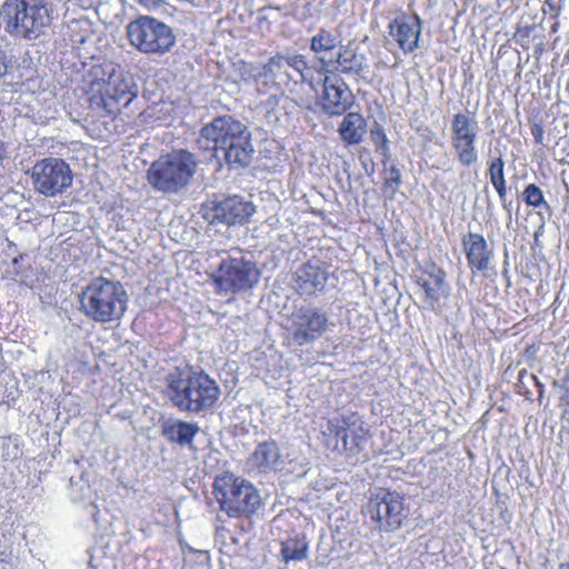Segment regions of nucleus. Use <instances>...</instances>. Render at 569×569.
<instances>
[{
    "mask_svg": "<svg viewBox=\"0 0 569 569\" xmlns=\"http://www.w3.org/2000/svg\"><path fill=\"white\" fill-rule=\"evenodd\" d=\"M321 109L330 117L341 116L353 103V94L342 79L326 76L322 79Z\"/></svg>",
    "mask_w": 569,
    "mask_h": 569,
    "instance_id": "nucleus-16",
    "label": "nucleus"
},
{
    "mask_svg": "<svg viewBox=\"0 0 569 569\" xmlns=\"http://www.w3.org/2000/svg\"><path fill=\"white\" fill-rule=\"evenodd\" d=\"M12 67L7 53L0 48V80H2Z\"/></svg>",
    "mask_w": 569,
    "mask_h": 569,
    "instance_id": "nucleus-35",
    "label": "nucleus"
},
{
    "mask_svg": "<svg viewBox=\"0 0 569 569\" xmlns=\"http://www.w3.org/2000/svg\"><path fill=\"white\" fill-rule=\"evenodd\" d=\"M6 32L23 40H36L50 26L46 0H6L0 8Z\"/></svg>",
    "mask_w": 569,
    "mask_h": 569,
    "instance_id": "nucleus-4",
    "label": "nucleus"
},
{
    "mask_svg": "<svg viewBox=\"0 0 569 569\" xmlns=\"http://www.w3.org/2000/svg\"><path fill=\"white\" fill-rule=\"evenodd\" d=\"M338 44V37L326 29H320L317 34L310 39V50L323 66L327 63L325 56L332 52Z\"/></svg>",
    "mask_w": 569,
    "mask_h": 569,
    "instance_id": "nucleus-26",
    "label": "nucleus"
},
{
    "mask_svg": "<svg viewBox=\"0 0 569 569\" xmlns=\"http://www.w3.org/2000/svg\"><path fill=\"white\" fill-rule=\"evenodd\" d=\"M532 136L537 143H542L543 140V128L540 124H535L531 128Z\"/></svg>",
    "mask_w": 569,
    "mask_h": 569,
    "instance_id": "nucleus-37",
    "label": "nucleus"
},
{
    "mask_svg": "<svg viewBox=\"0 0 569 569\" xmlns=\"http://www.w3.org/2000/svg\"><path fill=\"white\" fill-rule=\"evenodd\" d=\"M542 11L545 14H549L550 17H557L560 11V6L558 0H545L542 4Z\"/></svg>",
    "mask_w": 569,
    "mask_h": 569,
    "instance_id": "nucleus-34",
    "label": "nucleus"
},
{
    "mask_svg": "<svg viewBox=\"0 0 569 569\" xmlns=\"http://www.w3.org/2000/svg\"><path fill=\"white\" fill-rule=\"evenodd\" d=\"M341 422L342 423H340V420H330L328 422V430L330 433H333L337 439H340L342 447L347 449L349 433H351L355 438L358 437V435L352 428L355 427V422L349 423V420L345 418L341 420Z\"/></svg>",
    "mask_w": 569,
    "mask_h": 569,
    "instance_id": "nucleus-29",
    "label": "nucleus"
},
{
    "mask_svg": "<svg viewBox=\"0 0 569 569\" xmlns=\"http://www.w3.org/2000/svg\"><path fill=\"white\" fill-rule=\"evenodd\" d=\"M32 179L36 190L46 196H54L70 182L69 166L61 159H44L32 168Z\"/></svg>",
    "mask_w": 569,
    "mask_h": 569,
    "instance_id": "nucleus-13",
    "label": "nucleus"
},
{
    "mask_svg": "<svg viewBox=\"0 0 569 569\" xmlns=\"http://www.w3.org/2000/svg\"><path fill=\"white\" fill-rule=\"evenodd\" d=\"M367 131V120L358 112L347 113L338 128L340 139L347 146L360 144Z\"/></svg>",
    "mask_w": 569,
    "mask_h": 569,
    "instance_id": "nucleus-23",
    "label": "nucleus"
},
{
    "mask_svg": "<svg viewBox=\"0 0 569 569\" xmlns=\"http://www.w3.org/2000/svg\"><path fill=\"white\" fill-rule=\"evenodd\" d=\"M260 271L257 266L242 258L222 260L213 273V280L220 291L226 293L251 289L258 283Z\"/></svg>",
    "mask_w": 569,
    "mask_h": 569,
    "instance_id": "nucleus-9",
    "label": "nucleus"
},
{
    "mask_svg": "<svg viewBox=\"0 0 569 569\" xmlns=\"http://www.w3.org/2000/svg\"><path fill=\"white\" fill-rule=\"evenodd\" d=\"M477 121L466 113H457L451 121V146L458 162L470 167L477 159Z\"/></svg>",
    "mask_w": 569,
    "mask_h": 569,
    "instance_id": "nucleus-12",
    "label": "nucleus"
},
{
    "mask_svg": "<svg viewBox=\"0 0 569 569\" xmlns=\"http://www.w3.org/2000/svg\"><path fill=\"white\" fill-rule=\"evenodd\" d=\"M64 6L70 1V0H60Z\"/></svg>",
    "mask_w": 569,
    "mask_h": 569,
    "instance_id": "nucleus-42",
    "label": "nucleus"
},
{
    "mask_svg": "<svg viewBox=\"0 0 569 569\" xmlns=\"http://www.w3.org/2000/svg\"><path fill=\"white\" fill-rule=\"evenodd\" d=\"M279 459L280 453L277 443L274 441H264L259 443L251 453L248 459V466L259 473H264L272 470Z\"/></svg>",
    "mask_w": 569,
    "mask_h": 569,
    "instance_id": "nucleus-24",
    "label": "nucleus"
},
{
    "mask_svg": "<svg viewBox=\"0 0 569 569\" xmlns=\"http://www.w3.org/2000/svg\"><path fill=\"white\" fill-rule=\"evenodd\" d=\"M94 34L88 16L73 19V44L77 47V57L81 61V69L76 71L77 90L83 94L86 102L92 110H98L103 101V92L109 78L113 76L111 63H96L93 46Z\"/></svg>",
    "mask_w": 569,
    "mask_h": 569,
    "instance_id": "nucleus-1",
    "label": "nucleus"
},
{
    "mask_svg": "<svg viewBox=\"0 0 569 569\" xmlns=\"http://www.w3.org/2000/svg\"><path fill=\"white\" fill-rule=\"evenodd\" d=\"M79 300L80 309L90 319L112 322L123 316L128 296L120 282L96 278L81 292Z\"/></svg>",
    "mask_w": 569,
    "mask_h": 569,
    "instance_id": "nucleus-5",
    "label": "nucleus"
},
{
    "mask_svg": "<svg viewBox=\"0 0 569 569\" xmlns=\"http://www.w3.org/2000/svg\"><path fill=\"white\" fill-rule=\"evenodd\" d=\"M385 183L387 186L395 184V189L397 190L401 184V172L396 166H391L388 176L385 179Z\"/></svg>",
    "mask_w": 569,
    "mask_h": 569,
    "instance_id": "nucleus-33",
    "label": "nucleus"
},
{
    "mask_svg": "<svg viewBox=\"0 0 569 569\" xmlns=\"http://www.w3.org/2000/svg\"><path fill=\"white\" fill-rule=\"evenodd\" d=\"M213 490L220 508L229 517L249 516L259 509L261 497L258 490L247 480L233 475L217 477Z\"/></svg>",
    "mask_w": 569,
    "mask_h": 569,
    "instance_id": "nucleus-7",
    "label": "nucleus"
},
{
    "mask_svg": "<svg viewBox=\"0 0 569 569\" xmlns=\"http://www.w3.org/2000/svg\"><path fill=\"white\" fill-rule=\"evenodd\" d=\"M140 4L148 9L161 7L164 0H137Z\"/></svg>",
    "mask_w": 569,
    "mask_h": 569,
    "instance_id": "nucleus-38",
    "label": "nucleus"
},
{
    "mask_svg": "<svg viewBox=\"0 0 569 569\" xmlns=\"http://www.w3.org/2000/svg\"><path fill=\"white\" fill-rule=\"evenodd\" d=\"M197 143L202 149H221L232 169L248 167L254 154L252 134L241 121L231 116L214 118L200 130Z\"/></svg>",
    "mask_w": 569,
    "mask_h": 569,
    "instance_id": "nucleus-2",
    "label": "nucleus"
},
{
    "mask_svg": "<svg viewBox=\"0 0 569 569\" xmlns=\"http://www.w3.org/2000/svg\"><path fill=\"white\" fill-rule=\"evenodd\" d=\"M522 196L527 206L540 209V216H542L543 212H547L549 216L551 214V208L545 200L542 191L538 186L533 183L528 184L525 188Z\"/></svg>",
    "mask_w": 569,
    "mask_h": 569,
    "instance_id": "nucleus-28",
    "label": "nucleus"
},
{
    "mask_svg": "<svg viewBox=\"0 0 569 569\" xmlns=\"http://www.w3.org/2000/svg\"><path fill=\"white\" fill-rule=\"evenodd\" d=\"M462 246L472 272L488 268L490 251L483 236L470 232L462 238Z\"/></svg>",
    "mask_w": 569,
    "mask_h": 569,
    "instance_id": "nucleus-22",
    "label": "nucleus"
},
{
    "mask_svg": "<svg viewBox=\"0 0 569 569\" xmlns=\"http://www.w3.org/2000/svg\"><path fill=\"white\" fill-rule=\"evenodd\" d=\"M256 207L242 197L233 196L213 203L206 212L204 218L211 223L227 226L243 224L254 213Z\"/></svg>",
    "mask_w": 569,
    "mask_h": 569,
    "instance_id": "nucleus-15",
    "label": "nucleus"
},
{
    "mask_svg": "<svg viewBox=\"0 0 569 569\" xmlns=\"http://www.w3.org/2000/svg\"><path fill=\"white\" fill-rule=\"evenodd\" d=\"M279 104V98L276 96L269 97L264 102L266 107V118L269 122H277L278 116L276 114V107Z\"/></svg>",
    "mask_w": 569,
    "mask_h": 569,
    "instance_id": "nucleus-32",
    "label": "nucleus"
},
{
    "mask_svg": "<svg viewBox=\"0 0 569 569\" xmlns=\"http://www.w3.org/2000/svg\"><path fill=\"white\" fill-rule=\"evenodd\" d=\"M197 166L193 153L183 149L174 150L151 163L148 181L159 191L177 193L191 181Z\"/></svg>",
    "mask_w": 569,
    "mask_h": 569,
    "instance_id": "nucleus-6",
    "label": "nucleus"
},
{
    "mask_svg": "<svg viewBox=\"0 0 569 569\" xmlns=\"http://www.w3.org/2000/svg\"><path fill=\"white\" fill-rule=\"evenodd\" d=\"M282 560L288 563L289 561H300L308 557V542L305 537L290 538L281 543Z\"/></svg>",
    "mask_w": 569,
    "mask_h": 569,
    "instance_id": "nucleus-27",
    "label": "nucleus"
},
{
    "mask_svg": "<svg viewBox=\"0 0 569 569\" xmlns=\"http://www.w3.org/2000/svg\"><path fill=\"white\" fill-rule=\"evenodd\" d=\"M503 167H505V162L501 157L496 158L492 161H490L488 173L490 177V182L492 184H497L500 181H506L505 174H503Z\"/></svg>",
    "mask_w": 569,
    "mask_h": 569,
    "instance_id": "nucleus-31",
    "label": "nucleus"
},
{
    "mask_svg": "<svg viewBox=\"0 0 569 569\" xmlns=\"http://www.w3.org/2000/svg\"><path fill=\"white\" fill-rule=\"evenodd\" d=\"M370 138L377 150L382 153L388 151V138L380 124L376 123V126L370 130Z\"/></svg>",
    "mask_w": 569,
    "mask_h": 569,
    "instance_id": "nucleus-30",
    "label": "nucleus"
},
{
    "mask_svg": "<svg viewBox=\"0 0 569 569\" xmlns=\"http://www.w3.org/2000/svg\"><path fill=\"white\" fill-rule=\"evenodd\" d=\"M532 378H533V380H536L537 386H538L539 388H542V385L537 380V377H535V376H533Z\"/></svg>",
    "mask_w": 569,
    "mask_h": 569,
    "instance_id": "nucleus-41",
    "label": "nucleus"
},
{
    "mask_svg": "<svg viewBox=\"0 0 569 569\" xmlns=\"http://www.w3.org/2000/svg\"><path fill=\"white\" fill-rule=\"evenodd\" d=\"M426 274L427 277H419L417 282L425 291L426 303L435 309L440 298L450 295V287L446 281V272L435 263L427 267Z\"/></svg>",
    "mask_w": 569,
    "mask_h": 569,
    "instance_id": "nucleus-20",
    "label": "nucleus"
},
{
    "mask_svg": "<svg viewBox=\"0 0 569 569\" xmlns=\"http://www.w3.org/2000/svg\"><path fill=\"white\" fill-rule=\"evenodd\" d=\"M328 315L319 308L302 307L291 316V339L299 346H306L320 339L329 329Z\"/></svg>",
    "mask_w": 569,
    "mask_h": 569,
    "instance_id": "nucleus-11",
    "label": "nucleus"
},
{
    "mask_svg": "<svg viewBox=\"0 0 569 569\" xmlns=\"http://www.w3.org/2000/svg\"><path fill=\"white\" fill-rule=\"evenodd\" d=\"M130 43L144 53H164L174 44L172 29L152 17L142 16L127 27Z\"/></svg>",
    "mask_w": 569,
    "mask_h": 569,
    "instance_id": "nucleus-8",
    "label": "nucleus"
},
{
    "mask_svg": "<svg viewBox=\"0 0 569 569\" xmlns=\"http://www.w3.org/2000/svg\"><path fill=\"white\" fill-rule=\"evenodd\" d=\"M553 386H555V387H558V386H559V385H558V381H553Z\"/></svg>",
    "mask_w": 569,
    "mask_h": 569,
    "instance_id": "nucleus-43",
    "label": "nucleus"
},
{
    "mask_svg": "<svg viewBox=\"0 0 569 569\" xmlns=\"http://www.w3.org/2000/svg\"><path fill=\"white\" fill-rule=\"evenodd\" d=\"M325 68L360 81L366 79L365 71L368 63L365 53L359 51L353 41H349L347 44L339 46L336 58L327 61Z\"/></svg>",
    "mask_w": 569,
    "mask_h": 569,
    "instance_id": "nucleus-17",
    "label": "nucleus"
},
{
    "mask_svg": "<svg viewBox=\"0 0 569 569\" xmlns=\"http://www.w3.org/2000/svg\"><path fill=\"white\" fill-rule=\"evenodd\" d=\"M389 30L391 37L405 53L412 52L418 48L421 21L417 14L397 17L389 23Z\"/></svg>",
    "mask_w": 569,
    "mask_h": 569,
    "instance_id": "nucleus-19",
    "label": "nucleus"
},
{
    "mask_svg": "<svg viewBox=\"0 0 569 569\" xmlns=\"http://www.w3.org/2000/svg\"><path fill=\"white\" fill-rule=\"evenodd\" d=\"M198 430L197 425L181 420L167 421L162 426L163 436L181 446L191 443Z\"/></svg>",
    "mask_w": 569,
    "mask_h": 569,
    "instance_id": "nucleus-25",
    "label": "nucleus"
},
{
    "mask_svg": "<svg viewBox=\"0 0 569 569\" xmlns=\"http://www.w3.org/2000/svg\"><path fill=\"white\" fill-rule=\"evenodd\" d=\"M138 96V86L130 73L117 72L109 78L103 92V101L99 103L98 110L107 114H116L126 108Z\"/></svg>",
    "mask_w": 569,
    "mask_h": 569,
    "instance_id": "nucleus-14",
    "label": "nucleus"
},
{
    "mask_svg": "<svg viewBox=\"0 0 569 569\" xmlns=\"http://www.w3.org/2000/svg\"><path fill=\"white\" fill-rule=\"evenodd\" d=\"M492 186L496 189L503 207H506V197H507L506 181H500L497 184H492Z\"/></svg>",
    "mask_w": 569,
    "mask_h": 569,
    "instance_id": "nucleus-36",
    "label": "nucleus"
},
{
    "mask_svg": "<svg viewBox=\"0 0 569 569\" xmlns=\"http://www.w3.org/2000/svg\"><path fill=\"white\" fill-rule=\"evenodd\" d=\"M558 569H569V562H568V561H566V562H561V563L559 565V568H558Z\"/></svg>",
    "mask_w": 569,
    "mask_h": 569,
    "instance_id": "nucleus-39",
    "label": "nucleus"
},
{
    "mask_svg": "<svg viewBox=\"0 0 569 569\" xmlns=\"http://www.w3.org/2000/svg\"><path fill=\"white\" fill-rule=\"evenodd\" d=\"M293 288L301 296H313L322 291L327 283V272L319 264H301L292 277Z\"/></svg>",
    "mask_w": 569,
    "mask_h": 569,
    "instance_id": "nucleus-21",
    "label": "nucleus"
},
{
    "mask_svg": "<svg viewBox=\"0 0 569 569\" xmlns=\"http://www.w3.org/2000/svg\"><path fill=\"white\" fill-rule=\"evenodd\" d=\"M563 382L569 385V372H567L566 376L563 377Z\"/></svg>",
    "mask_w": 569,
    "mask_h": 569,
    "instance_id": "nucleus-40",
    "label": "nucleus"
},
{
    "mask_svg": "<svg viewBox=\"0 0 569 569\" xmlns=\"http://www.w3.org/2000/svg\"><path fill=\"white\" fill-rule=\"evenodd\" d=\"M262 70L264 77L286 84L293 79L290 70L299 74L301 80L305 81L307 80L305 72L309 68L302 54H276L268 60Z\"/></svg>",
    "mask_w": 569,
    "mask_h": 569,
    "instance_id": "nucleus-18",
    "label": "nucleus"
},
{
    "mask_svg": "<svg viewBox=\"0 0 569 569\" xmlns=\"http://www.w3.org/2000/svg\"><path fill=\"white\" fill-rule=\"evenodd\" d=\"M367 511L379 528L386 531L399 529L408 516L405 497L387 490H380L369 500Z\"/></svg>",
    "mask_w": 569,
    "mask_h": 569,
    "instance_id": "nucleus-10",
    "label": "nucleus"
},
{
    "mask_svg": "<svg viewBox=\"0 0 569 569\" xmlns=\"http://www.w3.org/2000/svg\"><path fill=\"white\" fill-rule=\"evenodd\" d=\"M217 382L203 372L176 368L166 376V395L181 411L199 413L211 408L220 397Z\"/></svg>",
    "mask_w": 569,
    "mask_h": 569,
    "instance_id": "nucleus-3",
    "label": "nucleus"
}]
</instances>
